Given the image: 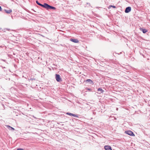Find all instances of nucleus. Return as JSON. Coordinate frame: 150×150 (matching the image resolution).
<instances>
[{
	"mask_svg": "<svg viewBox=\"0 0 150 150\" xmlns=\"http://www.w3.org/2000/svg\"><path fill=\"white\" fill-rule=\"evenodd\" d=\"M131 8L129 6L127 7L125 10V12L126 13H128L131 11Z\"/></svg>",
	"mask_w": 150,
	"mask_h": 150,
	"instance_id": "4",
	"label": "nucleus"
},
{
	"mask_svg": "<svg viewBox=\"0 0 150 150\" xmlns=\"http://www.w3.org/2000/svg\"><path fill=\"white\" fill-rule=\"evenodd\" d=\"M140 29L141 30H142V31L143 33H146L148 31L147 30L145 29H143V28H141Z\"/></svg>",
	"mask_w": 150,
	"mask_h": 150,
	"instance_id": "9",
	"label": "nucleus"
},
{
	"mask_svg": "<svg viewBox=\"0 0 150 150\" xmlns=\"http://www.w3.org/2000/svg\"><path fill=\"white\" fill-rule=\"evenodd\" d=\"M36 2L38 5L46 8L47 10L51 9L55 10L56 9L55 7L51 6L47 3H44L43 4H42L39 2L38 1H36Z\"/></svg>",
	"mask_w": 150,
	"mask_h": 150,
	"instance_id": "1",
	"label": "nucleus"
},
{
	"mask_svg": "<svg viewBox=\"0 0 150 150\" xmlns=\"http://www.w3.org/2000/svg\"><path fill=\"white\" fill-rule=\"evenodd\" d=\"M29 80V81H32L33 80V79L31 78V79H30Z\"/></svg>",
	"mask_w": 150,
	"mask_h": 150,
	"instance_id": "19",
	"label": "nucleus"
},
{
	"mask_svg": "<svg viewBox=\"0 0 150 150\" xmlns=\"http://www.w3.org/2000/svg\"><path fill=\"white\" fill-rule=\"evenodd\" d=\"M86 90H88V91H91V89L90 88H86Z\"/></svg>",
	"mask_w": 150,
	"mask_h": 150,
	"instance_id": "15",
	"label": "nucleus"
},
{
	"mask_svg": "<svg viewBox=\"0 0 150 150\" xmlns=\"http://www.w3.org/2000/svg\"><path fill=\"white\" fill-rule=\"evenodd\" d=\"M72 116H73L74 117H79L78 115H75V114H72Z\"/></svg>",
	"mask_w": 150,
	"mask_h": 150,
	"instance_id": "13",
	"label": "nucleus"
},
{
	"mask_svg": "<svg viewBox=\"0 0 150 150\" xmlns=\"http://www.w3.org/2000/svg\"><path fill=\"white\" fill-rule=\"evenodd\" d=\"M6 30H4V32H6Z\"/></svg>",
	"mask_w": 150,
	"mask_h": 150,
	"instance_id": "20",
	"label": "nucleus"
},
{
	"mask_svg": "<svg viewBox=\"0 0 150 150\" xmlns=\"http://www.w3.org/2000/svg\"><path fill=\"white\" fill-rule=\"evenodd\" d=\"M17 150H24V149L22 148H18Z\"/></svg>",
	"mask_w": 150,
	"mask_h": 150,
	"instance_id": "16",
	"label": "nucleus"
},
{
	"mask_svg": "<svg viewBox=\"0 0 150 150\" xmlns=\"http://www.w3.org/2000/svg\"><path fill=\"white\" fill-rule=\"evenodd\" d=\"M66 114L67 115H69L70 116H72V113H69V112H67L66 113Z\"/></svg>",
	"mask_w": 150,
	"mask_h": 150,
	"instance_id": "14",
	"label": "nucleus"
},
{
	"mask_svg": "<svg viewBox=\"0 0 150 150\" xmlns=\"http://www.w3.org/2000/svg\"><path fill=\"white\" fill-rule=\"evenodd\" d=\"M125 132L126 134L130 136H134V135L133 132L131 131H126Z\"/></svg>",
	"mask_w": 150,
	"mask_h": 150,
	"instance_id": "3",
	"label": "nucleus"
},
{
	"mask_svg": "<svg viewBox=\"0 0 150 150\" xmlns=\"http://www.w3.org/2000/svg\"><path fill=\"white\" fill-rule=\"evenodd\" d=\"M2 10V8L1 6H0V11H1Z\"/></svg>",
	"mask_w": 150,
	"mask_h": 150,
	"instance_id": "18",
	"label": "nucleus"
},
{
	"mask_svg": "<svg viewBox=\"0 0 150 150\" xmlns=\"http://www.w3.org/2000/svg\"><path fill=\"white\" fill-rule=\"evenodd\" d=\"M70 40L71 41L75 43H78L79 42V40L77 39H73L71 38L70 39Z\"/></svg>",
	"mask_w": 150,
	"mask_h": 150,
	"instance_id": "5",
	"label": "nucleus"
},
{
	"mask_svg": "<svg viewBox=\"0 0 150 150\" xmlns=\"http://www.w3.org/2000/svg\"><path fill=\"white\" fill-rule=\"evenodd\" d=\"M98 91L100 92V93H103L104 91L101 88H98Z\"/></svg>",
	"mask_w": 150,
	"mask_h": 150,
	"instance_id": "11",
	"label": "nucleus"
},
{
	"mask_svg": "<svg viewBox=\"0 0 150 150\" xmlns=\"http://www.w3.org/2000/svg\"><path fill=\"white\" fill-rule=\"evenodd\" d=\"M87 82H89L90 84H92L93 83V81L90 79H88L86 80Z\"/></svg>",
	"mask_w": 150,
	"mask_h": 150,
	"instance_id": "10",
	"label": "nucleus"
},
{
	"mask_svg": "<svg viewBox=\"0 0 150 150\" xmlns=\"http://www.w3.org/2000/svg\"><path fill=\"white\" fill-rule=\"evenodd\" d=\"M6 127L9 130H15V129L11 127L9 125H6Z\"/></svg>",
	"mask_w": 150,
	"mask_h": 150,
	"instance_id": "7",
	"label": "nucleus"
},
{
	"mask_svg": "<svg viewBox=\"0 0 150 150\" xmlns=\"http://www.w3.org/2000/svg\"><path fill=\"white\" fill-rule=\"evenodd\" d=\"M110 7H112V8H116V6H114L110 5V6H109L108 8H110Z\"/></svg>",
	"mask_w": 150,
	"mask_h": 150,
	"instance_id": "12",
	"label": "nucleus"
},
{
	"mask_svg": "<svg viewBox=\"0 0 150 150\" xmlns=\"http://www.w3.org/2000/svg\"><path fill=\"white\" fill-rule=\"evenodd\" d=\"M55 79L57 82H60L62 81V78L59 74H55Z\"/></svg>",
	"mask_w": 150,
	"mask_h": 150,
	"instance_id": "2",
	"label": "nucleus"
},
{
	"mask_svg": "<svg viewBox=\"0 0 150 150\" xmlns=\"http://www.w3.org/2000/svg\"><path fill=\"white\" fill-rule=\"evenodd\" d=\"M105 149L106 150H112L111 146L108 145L105 146Z\"/></svg>",
	"mask_w": 150,
	"mask_h": 150,
	"instance_id": "6",
	"label": "nucleus"
},
{
	"mask_svg": "<svg viewBox=\"0 0 150 150\" xmlns=\"http://www.w3.org/2000/svg\"><path fill=\"white\" fill-rule=\"evenodd\" d=\"M4 30H10V29H8V28H5V29H4Z\"/></svg>",
	"mask_w": 150,
	"mask_h": 150,
	"instance_id": "17",
	"label": "nucleus"
},
{
	"mask_svg": "<svg viewBox=\"0 0 150 150\" xmlns=\"http://www.w3.org/2000/svg\"><path fill=\"white\" fill-rule=\"evenodd\" d=\"M5 12L7 13H10L12 12V10L11 9L6 10H4Z\"/></svg>",
	"mask_w": 150,
	"mask_h": 150,
	"instance_id": "8",
	"label": "nucleus"
}]
</instances>
